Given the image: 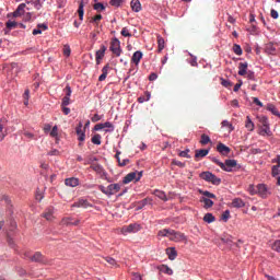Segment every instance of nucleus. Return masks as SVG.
I'll list each match as a JSON object with an SVG mask.
<instances>
[{
    "instance_id": "obj_1",
    "label": "nucleus",
    "mask_w": 280,
    "mask_h": 280,
    "mask_svg": "<svg viewBox=\"0 0 280 280\" xmlns=\"http://www.w3.org/2000/svg\"><path fill=\"white\" fill-rule=\"evenodd\" d=\"M212 163H215L223 172H233V167H237L236 160H225V163L220 162L217 158L211 159Z\"/></svg>"
},
{
    "instance_id": "obj_2",
    "label": "nucleus",
    "mask_w": 280,
    "mask_h": 280,
    "mask_svg": "<svg viewBox=\"0 0 280 280\" xmlns=\"http://www.w3.org/2000/svg\"><path fill=\"white\" fill-rule=\"evenodd\" d=\"M100 191L102 194H105V196H115V194H118V191L121 190V185L120 184H110L106 187L100 185L98 186Z\"/></svg>"
},
{
    "instance_id": "obj_3",
    "label": "nucleus",
    "mask_w": 280,
    "mask_h": 280,
    "mask_svg": "<svg viewBox=\"0 0 280 280\" xmlns=\"http://www.w3.org/2000/svg\"><path fill=\"white\" fill-rule=\"evenodd\" d=\"M199 176L202 180H206L207 183H211L212 185H220V183H222V179L220 177L213 175V173L209 171L202 172Z\"/></svg>"
},
{
    "instance_id": "obj_4",
    "label": "nucleus",
    "mask_w": 280,
    "mask_h": 280,
    "mask_svg": "<svg viewBox=\"0 0 280 280\" xmlns=\"http://www.w3.org/2000/svg\"><path fill=\"white\" fill-rule=\"evenodd\" d=\"M142 176H143V172H137V171L131 172L124 177L122 183L124 185H128L129 183H132V180H136V183H139Z\"/></svg>"
},
{
    "instance_id": "obj_5",
    "label": "nucleus",
    "mask_w": 280,
    "mask_h": 280,
    "mask_svg": "<svg viewBox=\"0 0 280 280\" xmlns=\"http://www.w3.org/2000/svg\"><path fill=\"white\" fill-rule=\"evenodd\" d=\"M139 231H141V224L138 223H131L121 229L122 235H128V233H139Z\"/></svg>"
},
{
    "instance_id": "obj_6",
    "label": "nucleus",
    "mask_w": 280,
    "mask_h": 280,
    "mask_svg": "<svg viewBox=\"0 0 280 280\" xmlns=\"http://www.w3.org/2000/svg\"><path fill=\"white\" fill-rule=\"evenodd\" d=\"M109 50L117 57L121 56V42H119L117 38H114L110 43Z\"/></svg>"
},
{
    "instance_id": "obj_7",
    "label": "nucleus",
    "mask_w": 280,
    "mask_h": 280,
    "mask_svg": "<svg viewBox=\"0 0 280 280\" xmlns=\"http://www.w3.org/2000/svg\"><path fill=\"white\" fill-rule=\"evenodd\" d=\"M24 255L25 257L31 259V261H35L37 264H45V256H43L40 252L35 253L33 256L30 255V253H25Z\"/></svg>"
},
{
    "instance_id": "obj_8",
    "label": "nucleus",
    "mask_w": 280,
    "mask_h": 280,
    "mask_svg": "<svg viewBox=\"0 0 280 280\" xmlns=\"http://www.w3.org/2000/svg\"><path fill=\"white\" fill-rule=\"evenodd\" d=\"M171 242H185L187 241V236H185L182 232H176L175 230H171Z\"/></svg>"
},
{
    "instance_id": "obj_9",
    "label": "nucleus",
    "mask_w": 280,
    "mask_h": 280,
    "mask_svg": "<svg viewBox=\"0 0 280 280\" xmlns=\"http://www.w3.org/2000/svg\"><path fill=\"white\" fill-rule=\"evenodd\" d=\"M72 207H75L78 209H89L91 207H93V205L91 202H89L88 199L81 198L78 201H75Z\"/></svg>"
},
{
    "instance_id": "obj_10",
    "label": "nucleus",
    "mask_w": 280,
    "mask_h": 280,
    "mask_svg": "<svg viewBox=\"0 0 280 280\" xmlns=\"http://www.w3.org/2000/svg\"><path fill=\"white\" fill-rule=\"evenodd\" d=\"M61 224L63 226H78L80 224V220H74L72 218L66 217L61 220Z\"/></svg>"
},
{
    "instance_id": "obj_11",
    "label": "nucleus",
    "mask_w": 280,
    "mask_h": 280,
    "mask_svg": "<svg viewBox=\"0 0 280 280\" xmlns=\"http://www.w3.org/2000/svg\"><path fill=\"white\" fill-rule=\"evenodd\" d=\"M256 194H258L260 198H268V187L264 184H259L257 186Z\"/></svg>"
},
{
    "instance_id": "obj_12",
    "label": "nucleus",
    "mask_w": 280,
    "mask_h": 280,
    "mask_svg": "<svg viewBox=\"0 0 280 280\" xmlns=\"http://www.w3.org/2000/svg\"><path fill=\"white\" fill-rule=\"evenodd\" d=\"M105 54H106V46L102 45L101 48L95 54L96 65L102 63V59L104 58Z\"/></svg>"
},
{
    "instance_id": "obj_13",
    "label": "nucleus",
    "mask_w": 280,
    "mask_h": 280,
    "mask_svg": "<svg viewBox=\"0 0 280 280\" xmlns=\"http://www.w3.org/2000/svg\"><path fill=\"white\" fill-rule=\"evenodd\" d=\"M78 141H84L86 139V131L82 129V122L75 129Z\"/></svg>"
},
{
    "instance_id": "obj_14",
    "label": "nucleus",
    "mask_w": 280,
    "mask_h": 280,
    "mask_svg": "<svg viewBox=\"0 0 280 280\" xmlns=\"http://www.w3.org/2000/svg\"><path fill=\"white\" fill-rule=\"evenodd\" d=\"M141 58H143V52H141V50H137L136 52H133L131 57V62H133L136 67H139V62H141Z\"/></svg>"
},
{
    "instance_id": "obj_15",
    "label": "nucleus",
    "mask_w": 280,
    "mask_h": 280,
    "mask_svg": "<svg viewBox=\"0 0 280 280\" xmlns=\"http://www.w3.org/2000/svg\"><path fill=\"white\" fill-rule=\"evenodd\" d=\"M25 8H27V5L25 3L19 4L16 10L13 12V16L15 19L19 18V16H23V14H25Z\"/></svg>"
},
{
    "instance_id": "obj_16",
    "label": "nucleus",
    "mask_w": 280,
    "mask_h": 280,
    "mask_svg": "<svg viewBox=\"0 0 280 280\" xmlns=\"http://www.w3.org/2000/svg\"><path fill=\"white\" fill-rule=\"evenodd\" d=\"M217 150L218 152H220V154H222L223 156H226L230 152H231V148L226 147V144L224 143H219L217 145Z\"/></svg>"
},
{
    "instance_id": "obj_17",
    "label": "nucleus",
    "mask_w": 280,
    "mask_h": 280,
    "mask_svg": "<svg viewBox=\"0 0 280 280\" xmlns=\"http://www.w3.org/2000/svg\"><path fill=\"white\" fill-rule=\"evenodd\" d=\"M108 71H110V65H105L102 69V74L98 77V82H104L108 77Z\"/></svg>"
},
{
    "instance_id": "obj_18",
    "label": "nucleus",
    "mask_w": 280,
    "mask_h": 280,
    "mask_svg": "<svg viewBox=\"0 0 280 280\" xmlns=\"http://www.w3.org/2000/svg\"><path fill=\"white\" fill-rule=\"evenodd\" d=\"M65 185L67 187H78V185H80V179L75 178V177H70V178H67L65 180Z\"/></svg>"
},
{
    "instance_id": "obj_19",
    "label": "nucleus",
    "mask_w": 280,
    "mask_h": 280,
    "mask_svg": "<svg viewBox=\"0 0 280 280\" xmlns=\"http://www.w3.org/2000/svg\"><path fill=\"white\" fill-rule=\"evenodd\" d=\"M120 154H121V151H117L115 154V159L118 161L119 167H126V165L130 163V160L125 159L121 161V159L119 158Z\"/></svg>"
},
{
    "instance_id": "obj_20",
    "label": "nucleus",
    "mask_w": 280,
    "mask_h": 280,
    "mask_svg": "<svg viewBox=\"0 0 280 280\" xmlns=\"http://www.w3.org/2000/svg\"><path fill=\"white\" fill-rule=\"evenodd\" d=\"M166 255H168V259H171V261H174V259L178 257V253L176 252L175 247L166 248Z\"/></svg>"
},
{
    "instance_id": "obj_21",
    "label": "nucleus",
    "mask_w": 280,
    "mask_h": 280,
    "mask_svg": "<svg viewBox=\"0 0 280 280\" xmlns=\"http://www.w3.org/2000/svg\"><path fill=\"white\" fill-rule=\"evenodd\" d=\"M232 207H234V209H242L243 207H246V203L242 198H235L232 200Z\"/></svg>"
},
{
    "instance_id": "obj_22",
    "label": "nucleus",
    "mask_w": 280,
    "mask_h": 280,
    "mask_svg": "<svg viewBox=\"0 0 280 280\" xmlns=\"http://www.w3.org/2000/svg\"><path fill=\"white\" fill-rule=\"evenodd\" d=\"M248 71V62L238 63V75H246Z\"/></svg>"
},
{
    "instance_id": "obj_23",
    "label": "nucleus",
    "mask_w": 280,
    "mask_h": 280,
    "mask_svg": "<svg viewBox=\"0 0 280 280\" xmlns=\"http://www.w3.org/2000/svg\"><path fill=\"white\" fill-rule=\"evenodd\" d=\"M45 220L48 222H51L54 220V208H48L46 211L42 214Z\"/></svg>"
},
{
    "instance_id": "obj_24",
    "label": "nucleus",
    "mask_w": 280,
    "mask_h": 280,
    "mask_svg": "<svg viewBox=\"0 0 280 280\" xmlns=\"http://www.w3.org/2000/svg\"><path fill=\"white\" fill-rule=\"evenodd\" d=\"M130 7L132 12H141V2L139 0H131Z\"/></svg>"
},
{
    "instance_id": "obj_25",
    "label": "nucleus",
    "mask_w": 280,
    "mask_h": 280,
    "mask_svg": "<svg viewBox=\"0 0 280 280\" xmlns=\"http://www.w3.org/2000/svg\"><path fill=\"white\" fill-rule=\"evenodd\" d=\"M209 154V149H200L196 150L195 152V159H205Z\"/></svg>"
},
{
    "instance_id": "obj_26",
    "label": "nucleus",
    "mask_w": 280,
    "mask_h": 280,
    "mask_svg": "<svg viewBox=\"0 0 280 280\" xmlns=\"http://www.w3.org/2000/svg\"><path fill=\"white\" fill-rule=\"evenodd\" d=\"M245 128H247V130H249V132H253V130H255V124L250 119V116L246 117Z\"/></svg>"
},
{
    "instance_id": "obj_27",
    "label": "nucleus",
    "mask_w": 280,
    "mask_h": 280,
    "mask_svg": "<svg viewBox=\"0 0 280 280\" xmlns=\"http://www.w3.org/2000/svg\"><path fill=\"white\" fill-rule=\"evenodd\" d=\"M165 49V39L161 37V35L158 36V51L161 54Z\"/></svg>"
},
{
    "instance_id": "obj_28",
    "label": "nucleus",
    "mask_w": 280,
    "mask_h": 280,
    "mask_svg": "<svg viewBox=\"0 0 280 280\" xmlns=\"http://www.w3.org/2000/svg\"><path fill=\"white\" fill-rule=\"evenodd\" d=\"M200 201L203 202L205 209H211V207H213V200L207 197H202Z\"/></svg>"
},
{
    "instance_id": "obj_29",
    "label": "nucleus",
    "mask_w": 280,
    "mask_h": 280,
    "mask_svg": "<svg viewBox=\"0 0 280 280\" xmlns=\"http://www.w3.org/2000/svg\"><path fill=\"white\" fill-rule=\"evenodd\" d=\"M80 21H84V1H81L78 9Z\"/></svg>"
},
{
    "instance_id": "obj_30",
    "label": "nucleus",
    "mask_w": 280,
    "mask_h": 280,
    "mask_svg": "<svg viewBox=\"0 0 280 280\" xmlns=\"http://www.w3.org/2000/svg\"><path fill=\"white\" fill-rule=\"evenodd\" d=\"M160 271H162L164 275H174V270H172V268H170L167 265H162L160 267Z\"/></svg>"
},
{
    "instance_id": "obj_31",
    "label": "nucleus",
    "mask_w": 280,
    "mask_h": 280,
    "mask_svg": "<svg viewBox=\"0 0 280 280\" xmlns=\"http://www.w3.org/2000/svg\"><path fill=\"white\" fill-rule=\"evenodd\" d=\"M91 141L94 143V145H102V136L96 133L92 137Z\"/></svg>"
},
{
    "instance_id": "obj_32",
    "label": "nucleus",
    "mask_w": 280,
    "mask_h": 280,
    "mask_svg": "<svg viewBox=\"0 0 280 280\" xmlns=\"http://www.w3.org/2000/svg\"><path fill=\"white\" fill-rule=\"evenodd\" d=\"M221 127L229 129L230 132H233V130H235V127H233V124H231L229 120H223L221 122Z\"/></svg>"
},
{
    "instance_id": "obj_33",
    "label": "nucleus",
    "mask_w": 280,
    "mask_h": 280,
    "mask_svg": "<svg viewBox=\"0 0 280 280\" xmlns=\"http://www.w3.org/2000/svg\"><path fill=\"white\" fill-rule=\"evenodd\" d=\"M203 222L211 224L212 222H215V217L212 213H206L203 217Z\"/></svg>"
},
{
    "instance_id": "obj_34",
    "label": "nucleus",
    "mask_w": 280,
    "mask_h": 280,
    "mask_svg": "<svg viewBox=\"0 0 280 280\" xmlns=\"http://www.w3.org/2000/svg\"><path fill=\"white\" fill-rule=\"evenodd\" d=\"M171 234H172V230H170V229L161 230V231H159V233H158V235H159L160 237H168V240H170Z\"/></svg>"
},
{
    "instance_id": "obj_35",
    "label": "nucleus",
    "mask_w": 280,
    "mask_h": 280,
    "mask_svg": "<svg viewBox=\"0 0 280 280\" xmlns=\"http://www.w3.org/2000/svg\"><path fill=\"white\" fill-rule=\"evenodd\" d=\"M154 196H156V198H160V200H164V202H167V195H165V192L161 190H154Z\"/></svg>"
},
{
    "instance_id": "obj_36",
    "label": "nucleus",
    "mask_w": 280,
    "mask_h": 280,
    "mask_svg": "<svg viewBox=\"0 0 280 280\" xmlns=\"http://www.w3.org/2000/svg\"><path fill=\"white\" fill-rule=\"evenodd\" d=\"M93 9L96 10V12H104V10H106V7L102 2H96L94 3Z\"/></svg>"
},
{
    "instance_id": "obj_37",
    "label": "nucleus",
    "mask_w": 280,
    "mask_h": 280,
    "mask_svg": "<svg viewBox=\"0 0 280 280\" xmlns=\"http://www.w3.org/2000/svg\"><path fill=\"white\" fill-rule=\"evenodd\" d=\"M200 143H201V145H207L208 143H211V138L209 136L202 133Z\"/></svg>"
},
{
    "instance_id": "obj_38",
    "label": "nucleus",
    "mask_w": 280,
    "mask_h": 280,
    "mask_svg": "<svg viewBox=\"0 0 280 280\" xmlns=\"http://www.w3.org/2000/svg\"><path fill=\"white\" fill-rule=\"evenodd\" d=\"M267 110L272 113V115L279 116V109H277V107L273 104H268Z\"/></svg>"
},
{
    "instance_id": "obj_39",
    "label": "nucleus",
    "mask_w": 280,
    "mask_h": 280,
    "mask_svg": "<svg viewBox=\"0 0 280 280\" xmlns=\"http://www.w3.org/2000/svg\"><path fill=\"white\" fill-rule=\"evenodd\" d=\"M260 135L262 136V137H265V135H268V137H270V135H271V132H270V127L269 126H262L261 128H260Z\"/></svg>"
},
{
    "instance_id": "obj_40",
    "label": "nucleus",
    "mask_w": 280,
    "mask_h": 280,
    "mask_svg": "<svg viewBox=\"0 0 280 280\" xmlns=\"http://www.w3.org/2000/svg\"><path fill=\"white\" fill-rule=\"evenodd\" d=\"M120 34H121V36H124L125 38H130V37H132V34L130 33V30H128V27H122Z\"/></svg>"
},
{
    "instance_id": "obj_41",
    "label": "nucleus",
    "mask_w": 280,
    "mask_h": 280,
    "mask_svg": "<svg viewBox=\"0 0 280 280\" xmlns=\"http://www.w3.org/2000/svg\"><path fill=\"white\" fill-rule=\"evenodd\" d=\"M104 128L107 129L106 132H113V130H115V125L110 121H106L104 122Z\"/></svg>"
},
{
    "instance_id": "obj_42",
    "label": "nucleus",
    "mask_w": 280,
    "mask_h": 280,
    "mask_svg": "<svg viewBox=\"0 0 280 280\" xmlns=\"http://www.w3.org/2000/svg\"><path fill=\"white\" fill-rule=\"evenodd\" d=\"M233 51H234V54H236V56H242V54H243L242 46L234 44Z\"/></svg>"
},
{
    "instance_id": "obj_43",
    "label": "nucleus",
    "mask_w": 280,
    "mask_h": 280,
    "mask_svg": "<svg viewBox=\"0 0 280 280\" xmlns=\"http://www.w3.org/2000/svg\"><path fill=\"white\" fill-rule=\"evenodd\" d=\"M229 218H231V211L225 210L221 215V220H223V222H229Z\"/></svg>"
},
{
    "instance_id": "obj_44",
    "label": "nucleus",
    "mask_w": 280,
    "mask_h": 280,
    "mask_svg": "<svg viewBox=\"0 0 280 280\" xmlns=\"http://www.w3.org/2000/svg\"><path fill=\"white\" fill-rule=\"evenodd\" d=\"M221 84L225 89H231V86H233V83L231 81H229V80H225V79H221Z\"/></svg>"
},
{
    "instance_id": "obj_45",
    "label": "nucleus",
    "mask_w": 280,
    "mask_h": 280,
    "mask_svg": "<svg viewBox=\"0 0 280 280\" xmlns=\"http://www.w3.org/2000/svg\"><path fill=\"white\" fill-rule=\"evenodd\" d=\"M18 23L15 21H8L7 22V28L8 30H14L16 28Z\"/></svg>"
},
{
    "instance_id": "obj_46",
    "label": "nucleus",
    "mask_w": 280,
    "mask_h": 280,
    "mask_svg": "<svg viewBox=\"0 0 280 280\" xmlns=\"http://www.w3.org/2000/svg\"><path fill=\"white\" fill-rule=\"evenodd\" d=\"M50 137L58 139V126H54L50 131Z\"/></svg>"
},
{
    "instance_id": "obj_47",
    "label": "nucleus",
    "mask_w": 280,
    "mask_h": 280,
    "mask_svg": "<svg viewBox=\"0 0 280 280\" xmlns=\"http://www.w3.org/2000/svg\"><path fill=\"white\" fill-rule=\"evenodd\" d=\"M105 261H107L109 266H117V260H115L113 257H105Z\"/></svg>"
},
{
    "instance_id": "obj_48",
    "label": "nucleus",
    "mask_w": 280,
    "mask_h": 280,
    "mask_svg": "<svg viewBox=\"0 0 280 280\" xmlns=\"http://www.w3.org/2000/svg\"><path fill=\"white\" fill-rule=\"evenodd\" d=\"M124 0H110L109 4L113 5L114 8H119L121 5Z\"/></svg>"
},
{
    "instance_id": "obj_49",
    "label": "nucleus",
    "mask_w": 280,
    "mask_h": 280,
    "mask_svg": "<svg viewBox=\"0 0 280 280\" xmlns=\"http://www.w3.org/2000/svg\"><path fill=\"white\" fill-rule=\"evenodd\" d=\"M102 19V14H97L94 18H92V20L90 21V23H95L96 25H100V20Z\"/></svg>"
},
{
    "instance_id": "obj_50",
    "label": "nucleus",
    "mask_w": 280,
    "mask_h": 280,
    "mask_svg": "<svg viewBox=\"0 0 280 280\" xmlns=\"http://www.w3.org/2000/svg\"><path fill=\"white\" fill-rule=\"evenodd\" d=\"M69 104H71V97L63 96L61 106H69Z\"/></svg>"
},
{
    "instance_id": "obj_51",
    "label": "nucleus",
    "mask_w": 280,
    "mask_h": 280,
    "mask_svg": "<svg viewBox=\"0 0 280 280\" xmlns=\"http://www.w3.org/2000/svg\"><path fill=\"white\" fill-rule=\"evenodd\" d=\"M279 165H273L272 168H271V174L272 176H279Z\"/></svg>"
},
{
    "instance_id": "obj_52",
    "label": "nucleus",
    "mask_w": 280,
    "mask_h": 280,
    "mask_svg": "<svg viewBox=\"0 0 280 280\" xmlns=\"http://www.w3.org/2000/svg\"><path fill=\"white\" fill-rule=\"evenodd\" d=\"M272 250H276L277 253H280V241H276L273 244H272Z\"/></svg>"
},
{
    "instance_id": "obj_53",
    "label": "nucleus",
    "mask_w": 280,
    "mask_h": 280,
    "mask_svg": "<svg viewBox=\"0 0 280 280\" xmlns=\"http://www.w3.org/2000/svg\"><path fill=\"white\" fill-rule=\"evenodd\" d=\"M48 156H60V151L58 149L50 150Z\"/></svg>"
},
{
    "instance_id": "obj_54",
    "label": "nucleus",
    "mask_w": 280,
    "mask_h": 280,
    "mask_svg": "<svg viewBox=\"0 0 280 280\" xmlns=\"http://www.w3.org/2000/svg\"><path fill=\"white\" fill-rule=\"evenodd\" d=\"M34 9L35 10H40L43 8V4L40 3V0H35L33 2Z\"/></svg>"
},
{
    "instance_id": "obj_55",
    "label": "nucleus",
    "mask_w": 280,
    "mask_h": 280,
    "mask_svg": "<svg viewBox=\"0 0 280 280\" xmlns=\"http://www.w3.org/2000/svg\"><path fill=\"white\" fill-rule=\"evenodd\" d=\"M202 196H205V198H212L215 199V195H213L212 192H209L208 190L202 192Z\"/></svg>"
},
{
    "instance_id": "obj_56",
    "label": "nucleus",
    "mask_w": 280,
    "mask_h": 280,
    "mask_svg": "<svg viewBox=\"0 0 280 280\" xmlns=\"http://www.w3.org/2000/svg\"><path fill=\"white\" fill-rule=\"evenodd\" d=\"M179 156H182V158H184V159H190V156H189V150L180 151V152H179Z\"/></svg>"
},
{
    "instance_id": "obj_57",
    "label": "nucleus",
    "mask_w": 280,
    "mask_h": 280,
    "mask_svg": "<svg viewBox=\"0 0 280 280\" xmlns=\"http://www.w3.org/2000/svg\"><path fill=\"white\" fill-rule=\"evenodd\" d=\"M172 164L176 165L177 167H185V163H183L178 160H173Z\"/></svg>"
},
{
    "instance_id": "obj_58",
    "label": "nucleus",
    "mask_w": 280,
    "mask_h": 280,
    "mask_svg": "<svg viewBox=\"0 0 280 280\" xmlns=\"http://www.w3.org/2000/svg\"><path fill=\"white\" fill-rule=\"evenodd\" d=\"M63 91L66 93V97H71V86L67 85Z\"/></svg>"
},
{
    "instance_id": "obj_59",
    "label": "nucleus",
    "mask_w": 280,
    "mask_h": 280,
    "mask_svg": "<svg viewBox=\"0 0 280 280\" xmlns=\"http://www.w3.org/2000/svg\"><path fill=\"white\" fill-rule=\"evenodd\" d=\"M260 124H262L264 127L268 126V117L261 116L260 117Z\"/></svg>"
},
{
    "instance_id": "obj_60",
    "label": "nucleus",
    "mask_w": 280,
    "mask_h": 280,
    "mask_svg": "<svg viewBox=\"0 0 280 280\" xmlns=\"http://www.w3.org/2000/svg\"><path fill=\"white\" fill-rule=\"evenodd\" d=\"M101 119H102V116H100L98 114H95V115L92 117L93 124H97V121H101Z\"/></svg>"
},
{
    "instance_id": "obj_61",
    "label": "nucleus",
    "mask_w": 280,
    "mask_h": 280,
    "mask_svg": "<svg viewBox=\"0 0 280 280\" xmlns=\"http://www.w3.org/2000/svg\"><path fill=\"white\" fill-rule=\"evenodd\" d=\"M246 75L248 80H255V72L249 70L246 72Z\"/></svg>"
},
{
    "instance_id": "obj_62",
    "label": "nucleus",
    "mask_w": 280,
    "mask_h": 280,
    "mask_svg": "<svg viewBox=\"0 0 280 280\" xmlns=\"http://www.w3.org/2000/svg\"><path fill=\"white\" fill-rule=\"evenodd\" d=\"M271 19H279V12H277V10L271 9Z\"/></svg>"
},
{
    "instance_id": "obj_63",
    "label": "nucleus",
    "mask_w": 280,
    "mask_h": 280,
    "mask_svg": "<svg viewBox=\"0 0 280 280\" xmlns=\"http://www.w3.org/2000/svg\"><path fill=\"white\" fill-rule=\"evenodd\" d=\"M105 128H104V124H96L95 126H94V130H96V131H98V130H104Z\"/></svg>"
},
{
    "instance_id": "obj_64",
    "label": "nucleus",
    "mask_w": 280,
    "mask_h": 280,
    "mask_svg": "<svg viewBox=\"0 0 280 280\" xmlns=\"http://www.w3.org/2000/svg\"><path fill=\"white\" fill-rule=\"evenodd\" d=\"M271 163H277V165H279V167H280V155H277V158L273 159V160L271 161Z\"/></svg>"
}]
</instances>
